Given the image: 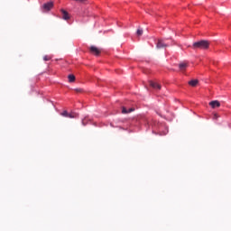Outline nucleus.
<instances>
[{"label": "nucleus", "mask_w": 231, "mask_h": 231, "mask_svg": "<svg viewBox=\"0 0 231 231\" xmlns=\"http://www.w3.org/2000/svg\"><path fill=\"white\" fill-rule=\"evenodd\" d=\"M69 113H68L67 110H64L62 113H61V116H65V118H68Z\"/></svg>", "instance_id": "ddd939ff"}, {"label": "nucleus", "mask_w": 231, "mask_h": 231, "mask_svg": "<svg viewBox=\"0 0 231 231\" xmlns=\"http://www.w3.org/2000/svg\"><path fill=\"white\" fill-rule=\"evenodd\" d=\"M60 12H61V14H62V19H63L64 21H69V19H70L69 13H68V12H67L66 10H64V9H61Z\"/></svg>", "instance_id": "423d86ee"}, {"label": "nucleus", "mask_w": 231, "mask_h": 231, "mask_svg": "<svg viewBox=\"0 0 231 231\" xmlns=\"http://www.w3.org/2000/svg\"><path fill=\"white\" fill-rule=\"evenodd\" d=\"M134 111V108H130L129 110L125 109V106L122 107V113L123 115H127V113H133Z\"/></svg>", "instance_id": "1a4fd4ad"}, {"label": "nucleus", "mask_w": 231, "mask_h": 231, "mask_svg": "<svg viewBox=\"0 0 231 231\" xmlns=\"http://www.w3.org/2000/svg\"><path fill=\"white\" fill-rule=\"evenodd\" d=\"M189 66V64L182 62L179 64V68L180 69V71H184V69H187V67Z\"/></svg>", "instance_id": "6e6552de"}, {"label": "nucleus", "mask_w": 231, "mask_h": 231, "mask_svg": "<svg viewBox=\"0 0 231 231\" xmlns=\"http://www.w3.org/2000/svg\"><path fill=\"white\" fill-rule=\"evenodd\" d=\"M217 118H218L217 114H215V115H214V119H215V120H217Z\"/></svg>", "instance_id": "f3484780"}, {"label": "nucleus", "mask_w": 231, "mask_h": 231, "mask_svg": "<svg viewBox=\"0 0 231 231\" xmlns=\"http://www.w3.org/2000/svg\"><path fill=\"white\" fill-rule=\"evenodd\" d=\"M210 42L207 40H202L193 43V50H208Z\"/></svg>", "instance_id": "f257e3e1"}, {"label": "nucleus", "mask_w": 231, "mask_h": 231, "mask_svg": "<svg viewBox=\"0 0 231 231\" xmlns=\"http://www.w3.org/2000/svg\"><path fill=\"white\" fill-rule=\"evenodd\" d=\"M137 35L140 37V35H143V30L138 29L136 32Z\"/></svg>", "instance_id": "4468645a"}, {"label": "nucleus", "mask_w": 231, "mask_h": 231, "mask_svg": "<svg viewBox=\"0 0 231 231\" xmlns=\"http://www.w3.org/2000/svg\"><path fill=\"white\" fill-rule=\"evenodd\" d=\"M75 91H76L77 93H80V92L82 91V89H81V88H76Z\"/></svg>", "instance_id": "dca6fc26"}, {"label": "nucleus", "mask_w": 231, "mask_h": 231, "mask_svg": "<svg viewBox=\"0 0 231 231\" xmlns=\"http://www.w3.org/2000/svg\"><path fill=\"white\" fill-rule=\"evenodd\" d=\"M199 81L198 80V79H193V80H190V81H189V86H191L192 88H196V86H198V83H199Z\"/></svg>", "instance_id": "9d476101"}, {"label": "nucleus", "mask_w": 231, "mask_h": 231, "mask_svg": "<svg viewBox=\"0 0 231 231\" xmlns=\"http://www.w3.org/2000/svg\"><path fill=\"white\" fill-rule=\"evenodd\" d=\"M156 48L158 50H162L163 48H169V43L165 42L164 40H158L156 43Z\"/></svg>", "instance_id": "f03ea898"}, {"label": "nucleus", "mask_w": 231, "mask_h": 231, "mask_svg": "<svg viewBox=\"0 0 231 231\" xmlns=\"http://www.w3.org/2000/svg\"><path fill=\"white\" fill-rule=\"evenodd\" d=\"M79 114L75 113V112H71L69 113V116H67V118H78Z\"/></svg>", "instance_id": "9b49d317"}, {"label": "nucleus", "mask_w": 231, "mask_h": 231, "mask_svg": "<svg viewBox=\"0 0 231 231\" xmlns=\"http://www.w3.org/2000/svg\"><path fill=\"white\" fill-rule=\"evenodd\" d=\"M89 50L91 53H94V55H100V51H102V50L94 45L90 46Z\"/></svg>", "instance_id": "20e7f679"}, {"label": "nucleus", "mask_w": 231, "mask_h": 231, "mask_svg": "<svg viewBox=\"0 0 231 231\" xmlns=\"http://www.w3.org/2000/svg\"><path fill=\"white\" fill-rule=\"evenodd\" d=\"M50 59H51V58H50L49 56H44L43 57V60H50Z\"/></svg>", "instance_id": "2eb2a0df"}, {"label": "nucleus", "mask_w": 231, "mask_h": 231, "mask_svg": "<svg viewBox=\"0 0 231 231\" xmlns=\"http://www.w3.org/2000/svg\"><path fill=\"white\" fill-rule=\"evenodd\" d=\"M209 106L213 108L216 109V107H220L221 106V103H219V101L215 100V101H211L209 103Z\"/></svg>", "instance_id": "0eeeda50"}, {"label": "nucleus", "mask_w": 231, "mask_h": 231, "mask_svg": "<svg viewBox=\"0 0 231 231\" xmlns=\"http://www.w3.org/2000/svg\"><path fill=\"white\" fill-rule=\"evenodd\" d=\"M42 8L45 10V12H50V10L53 8V2H48L44 4Z\"/></svg>", "instance_id": "39448f33"}, {"label": "nucleus", "mask_w": 231, "mask_h": 231, "mask_svg": "<svg viewBox=\"0 0 231 231\" xmlns=\"http://www.w3.org/2000/svg\"><path fill=\"white\" fill-rule=\"evenodd\" d=\"M69 82H73L75 80V75L70 74L68 76Z\"/></svg>", "instance_id": "f8f14e48"}, {"label": "nucleus", "mask_w": 231, "mask_h": 231, "mask_svg": "<svg viewBox=\"0 0 231 231\" xmlns=\"http://www.w3.org/2000/svg\"><path fill=\"white\" fill-rule=\"evenodd\" d=\"M149 84L151 88H152L153 89H156L157 91H160V89H162V85H160V83L156 81H150Z\"/></svg>", "instance_id": "7ed1b4c3"}]
</instances>
